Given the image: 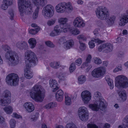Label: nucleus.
<instances>
[{
	"label": "nucleus",
	"instance_id": "nucleus-17",
	"mask_svg": "<svg viewBox=\"0 0 128 128\" xmlns=\"http://www.w3.org/2000/svg\"><path fill=\"white\" fill-rule=\"evenodd\" d=\"M82 100L85 104L87 103L90 100L91 96L90 92L87 90L83 92L81 94Z\"/></svg>",
	"mask_w": 128,
	"mask_h": 128
},
{
	"label": "nucleus",
	"instance_id": "nucleus-4",
	"mask_svg": "<svg viewBox=\"0 0 128 128\" xmlns=\"http://www.w3.org/2000/svg\"><path fill=\"white\" fill-rule=\"evenodd\" d=\"M44 93L45 90L42 87L38 85H35L31 89L30 95L31 98L37 101L42 102L44 97Z\"/></svg>",
	"mask_w": 128,
	"mask_h": 128
},
{
	"label": "nucleus",
	"instance_id": "nucleus-31",
	"mask_svg": "<svg viewBox=\"0 0 128 128\" xmlns=\"http://www.w3.org/2000/svg\"><path fill=\"white\" fill-rule=\"evenodd\" d=\"M56 75V76L60 80H65V75L62 72H57Z\"/></svg>",
	"mask_w": 128,
	"mask_h": 128
},
{
	"label": "nucleus",
	"instance_id": "nucleus-59",
	"mask_svg": "<svg viewBox=\"0 0 128 128\" xmlns=\"http://www.w3.org/2000/svg\"><path fill=\"white\" fill-rule=\"evenodd\" d=\"M110 126V124L108 123H106L103 127V128H109Z\"/></svg>",
	"mask_w": 128,
	"mask_h": 128
},
{
	"label": "nucleus",
	"instance_id": "nucleus-19",
	"mask_svg": "<svg viewBox=\"0 0 128 128\" xmlns=\"http://www.w3.org/2000/svg\"><path fill=\"white\" fill-rule=\"evenodd\" d=\"M16 46L21 50H26L28 49V45L27 42L24 41H20L17 42Z\"/></svg>",
	"mask_w": 128,
	"mask_h": 128
},
{
	"label": "nucleus",
	"instance_id": "nucleus-12",
	"mask_svg": "<svg viewBox=\"0 0 128 128\" xmlns=\"http://www.w3.org/2000/svg\"><path fill=\"white\" fill-rule=\"evenodd\" d=\"M68 25H67L63 27L60 25H57L54 28V32H53L50 34V36H54L58 35L61 32H67Z\"/></svg>",
	"mask_w": 128,
	"mask_h": 128
},
{
	"label": "nucleus",
	"instance_id": "nucleus-2",
	"mask_svg": "<svg viewBox=\"0 0 128 128\" xmlns=\"http://www.w3.org/2000/svg\"><path fill=\"white\" fill-rule=\"evenodd\" d=\"M97 16L99 19L106 20L110 26L113 25L114 23L116 17L114 16H110L108 10L105 7H99L96 11Z\"/></svg>",
	"mask_w": 128,
	"mask_h": 128
},
{
	"label": "nucleus",
	"instance_id": "nucleus-60",
	"mask_svg": "<svg viewBox=\"0 0 128 128\" xmlns=\"http://www.w3.org/2000/svg\"><path fill=\"white\" fill-rule=\"evenodd\" d=\"M88 66V65L85 62L83 63L82 65L81 68H84L85 67H87Z\"/></svg>",
	"mask_w": 128,
	"mask_h": 128
},
{
	"label": "nucleus",
	"instance_id": "nucleus-15",
	"mask_svg": "<svg viewBox=\"0 0 128 128\" xmlns=\"http://www.w3.org/2000/svg\"><path fill=\"white\" fill-rule=\"evenodd\" d=\"M106 70L104 68L100 67L94 69L92 72V76L95 78H99L104 75Z\"/></svg>",
	"mask_w": 128,
	"mask_h": 128
},
{
	"label": "nucleus",
	"instance_id": "nucleus-18",
	"mask_svg": "<svg viewBox=\"0 0 128 128\" xmlns=\"http://www.w3.org/2000/svg\"><path fill=\"white\" fill-rule=\"evenodd\" d=\"M74 26L78 28L83 27L85 26V23L81 17L76 18L74 20L73 22Z\"/></svg>",
	"mask_w": 128,
	"mask_h": 128
},
{
	"label": "nucleus",
	"instance_id": "nucleus-10",
	"mask_svg": "<svg viewBox=\"0 0 128 128\" xmlns=\"http://www.w3.org/2000/svg\"><path fill=\"white\" fill-rule=\"evenodd\" d=\"M100 98V100L96 101V104H90L89 106L90 108L94 111H98L99 108L102 110H104L106 106L104 102V100L103 98Z\"/></svg>",
	"mask_w": 128,
	"mask_h": 128
},
{
	"label": "nucleus",
	"instance_id": "nucleus-64",
	"mask_svg": "<svg viewBox=\"0 0 128 128\" xmlns=\"http://www.w3.org/2000/svg\"><path fill=\"white\" fill-rule=\"evenodd\" d=\"M77 3L78 4H83V2L81 0H78L77 1Z\"/></svg>",
	"mask_w": 128,
	"mask_h": 128
},
{
	"label": "nucleus",
	"instance_id": "nucleus-56",
	"mask_svg": "<svg viewBox=\"0 0 128 128\" xmlns=\"http://www.w3.org/2000/svg\"><path fill=\"white\" fill-rule=\"evenodd\" d=\"M38 117V116L37 115H36L34 116H32V118H31V120L32 121H35L37 120Z\"/></svg>",
	"mask_w": 128,
	"mask_h": 128
},
{
	"label": "nucleus",
	"instance_id": "nucleus-40",
	"mask_svg": "<svg viewBox=\"0 0 128 128\" xmlns=\"http://www.w3.org/2000/svg\"><path fill=\"white\" fill-rule=\"evenodd\" d=\"M16 121L13 119H11L10 121V124L11 128H14L16 126Z\"/></svg>",
	"mask_w": 128,
	"mask_h": 128
},
{
	"label": "nucleus",
	"instance_id": "nucleus-9",
	"mask_svg": "<svg viewBox=\"0 0 128 128\" xmlns=\"http://www.w3.org/2000/svg\"><path fill=\"white\" fill-rule=\"evenodd\" d=\"M32 1L37 7L33 15V18L35 19L38 17L40 7L44 6L46 4L47 1L46 0H32Z\"/></svg>",
	"mask_w": 128,
	"mask_h": 128
},
{
	"label": "nucleus",
	"instance_id": "nucleus-33",
	"mask_svg": "<svg viewBox=\"0 0 128 128\" xmlns=\"http://www.w3.org/2000/svg\"><path fill=\"white\" fill-rule=\"evenodd\" d=\"M65 103L66 105H70L71 104V99L69 97L67 94H65Z\"/></svg>",
	"mask_w": 128,
	"mask_h": 128
},
{
	"label": "nucleus",
	"instance_id": "nucleus-21",
	"mask_svg": "<svg viewBox=\"0 0 128 128\" xmlns=\"http://www.w3.org/2000/svg\"><path fill=\"white\" fill-rule=\"evenodd\" d=\"M128 22V15L126 14H124L120 17L119 24L121 26H124Z\"/></svg>",
	"mask_w": 128,
	"mask_h": 128
},
{
	"label": "nucleus",
	"instance_id": "nucleus-41",
	"mask_svg": "<svg viewBox=\"0 0 128 128\" xmlns=\"http://www.w3.org/2000/svg\"><path fill=\"white\" fill-rule=\"evenodd\" d=\"M65 128H77L75 125L72 122H70L67 124Z\"/></svg>",
	"mask_w": 128,
	"mask_h": 128
},
{
	"label": "nucleus",
	"instance_id": "nucleus-13",
	"mask_svg": "<svg viewBox=\"0 0 128 128\" xmlns=\"http://www.w3.org/2000/svg\"><path fill=\"white\" fill-rule=\"evenodd\" d=\"M78 114L80 118L82 121H86L88 120V111L87 108L85 107H80L78 110Z\"/></svg>",
	"mask_w": 128,
	"mask_h": 128
},
{
	"label": "nucleus",
	"instance_id": "nucleus-22",
	"mask_svg": "<svg viewBox=\"0 0 128 128\" xmlns=\"http://www.w3.org/2000/svg\"><path fill=\"white\" fill-rule=\"evenodd\" d=\"M74 45V42L73 40H70L66 41L63 46L65 49L68 50L72 48Z\"/></svg>",
	"mask_w": 128,
	"mask_h": 128
},
{
	"label": "nucleus",
	"instance_id": "nucleus-1",
	"mask_svg": "<svg viewBox=\"0 0 128 128\" xmlns=\"http://www.w3.org/2000/svg\"><path fill=\"white\" fill-rule=\"evenodd\" d=\"M25 60L26 66L24 69V74L25 78L30 79L33 76L32 72L30 70L31 65L35 64L38 62L35 54L31 50H28L25 53Z\"/></svg>",
	"mask_w": 128,
	"mask_h": 128
},
{
	"label": "nucleus",
	"instance_id": "nucleus-3",
	"mask_svg": "<svg viewBox=\"0 0 128 128\" xmlns=\"http://www.w3.org/2000/svg\"><path fill=\"white\" fill-rule=\"evenodd\" d=\"M2 49L5 51H7L5 54V57L9 61L8 64L10 66H15L19 62V57L17 54L10 50V46L6 44L2 45Z\"/></svg>",
	"mask_w": 128,
	"mask_h": 128
},
{
	"label": "nucleus",
	"instance_id": "nucleus-42",
	"mask_svg": "<svg viewBox=\"0 0 128 128\" xmlns=\"http://www.w3.org/2000/svg\"><path fill=\"white\" fill-rule=\"evenodd\" d=\"M4 3L9 6L12 5L14 2V0H3Z\"/></svg>",
	"mask_w": 128,
	"mask_h": 128
},
{
	"label": "nucleus",
	"instance_id": "nucleus-26",
	"mask_svg": "<svg viewBox=\"0 0 128 128\" xmlns=\"http://www.w3.org/2000/svg\"><path fill=\"white\" fill-rule=\"evenodd\" d=\"M123 121L122 126H119L118 128H128V115L124 117Z\"/></svg>",
	"mask_w": 128,
	"mask_h": 128
},
{
	"label": "nucleus",
	"instance_id": "nucleus-14",
	"mask_svg": "<svg viewBox=\"0 0 128 128\" xmlns=\"http://www.w3.org/2000/svg\"><path fill=\"white\" fill-rule=\"evenodd\" d=\"M4 96L3 99H0V105L5 106L9 104L11 102V93L8 90L4 91Z\"/></svg>",
	"mask_w": 128,
	"mask_h": 128
},
{
	"label": "nucleus",
	"instance_id": "nucleus-7",
	"mask_svg": "<svg viewBox=\"0 0 128 128\" xmlns=\"http://www.w3.org/2000/svg\"><path fill=\"white\" fill-rule=\"evenodd\" d=\"M19 78L16 74L11 73L9 74L6 78V82L7 84L12 86H16L18 85Z\"/></svg>",
	"mask_w": 128,
	"mask_h": 128
},
{
	"label": "nucleus",
	"instance_id": "nucleus-35",
	"mask_svg": "<svg viewBox=\"0 0 128 128\" xmlns=\"http://www.w3.org/2000/svg\"><path fill=\"white\" fill-rule=\"evenodd\" d=\"M4 110L7 114H10L13 111L12 108L10 106L5 107L4 108Z\"/></svg>",
	"mask_w": 128,
	"mask_h": 128
},
{
	"label": "nucleus",
	"instance_id": "nucleus-58",
	"mask_svg": "<svg viewBox=\"0 0 128 128\" xmlns=\"http://www.w3.org/2000/svg\"><path fill=\"white\" fill-rule=\"evenodd\" d=\"M100 31L99 29L98 28L96 29L94 32V34L95 35H96V34H98L99 33Z\"/></svg>",
	"mask_w": 128,
	"mask_h": 128
},
{
	"label": "nucleus",
	"instance_id": "nucleus-23",
	"mask_svg": "<svg viewBox=\"0 0 128 128\" xmlns=\"http://www.w3.org/2000/svg\"><path fill=\"white\" fill-rule=\"evenodd\" d=\"M49 83L50 87L53 89V92H56L58 88L57 82L55 80H50Z\"/></svg>",
	"mask_w": 128,
	"mask_h": 128
},
{
	"label": "nucleus",
	"instance_id": "nucleus-6",
	"mask_svg": "<svg viewBox=\"0 0 128 128\" xmlns=\"http://www.w3.org/2000/svg\"><path fill=\"white\" fill-rule=\"evenodd\" d=\"M115 86L118 88L128 87V79L123 76H118L116 79Z\"/></svg>",
	"mask_w": 128,
	"mask_h": 128
},
{
	"label": "nucleus",
	"instance_id": "nucleus-49",
	"mask_svg": "<svg viewBox=\"0 0 128 128\" xmlns=\"http://www.w3.org/2000/svg\"><path fill=\"white\" fill-rule=\"evenodd\" d=\"M88 128H98V127L96 125L92 123H89L87 124Z\"/></svg>",
	"mask_w": 128,
	"mask_h": 128
},
{
	"label": "nucleus",
	"instance_id": "nucleus-34",
	"mask_svg": "<svg viewBox=\"0 0 128 128\" xmlns=\"http://www.w3.org/2000/svg\"><path fill=\"white\" fill-rule=\"evenodd\" d=\"M56 105L55 102H51L47 104L44 107L46 109H48L55 107Z\"/></svg>",
	"mask_w": 128,
	"mask_h": 128
},
{
	"label": "nucleus",
	"instance_id": "nucleus-27",
	"mask_svg": "<svg viewBox=\"0 0 128 128\" xmlns=\"http://www.w3.org/2000/svg\"><path fill=\"white\" fill-rule=\"evenodd\" d=\"M94 42L100 44L102 42V41L99 40L98 38L94 39V40H92L88 43V44L90 48H93L94 47L95 45L94 43Z\"/></svg>",
	"mask_w": 128,
	"mask_h": 128
},
{
	"label": "nucleus",
	"instance_id": "nucleus-32",
	"mask_svg": "<svg viewBox=\"0 0 128 128\" xmlns=\"http://www.w3.org/2000/svg\"><path fill=\"white\" fill-rule=\"evenodd\" d=\"M70 32L72 34L74 35H76L80 33V31L76 28H71L70 29Z\"/></svg>",
	"mask_w": 128,
	"mask_h": 128
},
{
	"label": "nucleus",
	"instance_id": "nucleus-48",
	"mask_svg": "<svg viewBox=\"0 0 128 128\" xmlns=\"http://www.w3.org/2000/svg\"><path fill=\"white\" fill-rule=\"evenodd\" d=\"M91 58V56L90 54L88 55L86 58V61L85 62L88 65L90 63Z\"/></svg>",
	"mask_w": 128,
	"mask_h": 128
},
{
	"label": "nucleus",
	"instance_id": "nucleus-45",
	"mask_svg": "<svg viewBox=\"0 0 128 128\" xmlns=\"http://www.w3.org/2000/svg\"><path fill=\"white\" fill-rule=\"evenodd\" d=\"M45 43L47 46L50 48H54V46L53 43L50 40L46 41L45 42Z\"/></svg>",
	"mask_w": 128,
	"mask_h": 128
},
{
	"label": "nucleus",
	"instance_id": "nucleus-50",
	"mask_svg": "<svg viewBox=\"0 0 128 128\" xmlns=\"http://www.w3.org/2000/svg\"><path fill=\"white\" fill-rule=\"evenodd\" d=\"M9 13L10 16V18L11 20H13L14 19V14L13 10L12 9H10L8 11Z\"/></svg>",
	"mask_w": 128,
	"mask_h": 128
},
{
	"label": "nucleus",
	"instance_id": "nucleus-46",
	"mask_svg": "<svg viewBox=\"0 0 128 128\" xmlns=\"http://www.w3.org/2000/svg\"><path fill=\"white\" fill-rule=\"evenodd\" d=\"M101 94L99 92H96L95 93L94 96L96 98V99L97 100H99L100 99V98H102L101 96Z\"/></svg>",
	"mask_w": 128,
	"mask_h": 128
},
{
	"label": "nucleus",
	"instance_id": "nucleus-5",
	"mask_svg": "<svg viewBox=\"0 0 128 128\" xmlns=\"http://www.w3.org/2000/svg\"><path fill=\"white\" fill-rule=\"evenodd\" d=\"M18 4L20 14L23 16L24 14H30L33 11L31 2L26 0H18Z\"/></svg>",
	"mask_w": 128,
	"mask_h": 128
},
{
	"label": "nucleus",
	"instance_id": "nucleus-24",
	"mask_svg": "<svg viewBox=\"0 0 128 128\" xmlns=\"http://www.w3.org/2000/svg\"><path fill=\"white\" fill-rule=\"evenodd\" d=\"M56 100L59 102H61L63 98L64 92L61 90H58L56 92Z\"/></svg>",
	"mask_w": 128,
	"mask_h": 128
},
{
	"label": "nucleus",
	"instance_id": "nucleus-16",
	"mask_svg": "<svg viewBox=\"0 0 128 128\" xmlns=\"http://www.w3.org/2000/svg\"><path fill=\"white\" fill-rule=\"evenodd\" d=\"M113 49V46L110 43H105L101 45L98 48V50L101 52L102 50L104 52L108 53L111 52Z\"/></svg>",
	"mask_w": 128,
	"mask_h": 128
},
{
	"label": "nucleus",
	"instance_id": "nucleus-47",
	"mask_svg": "<svg viewBox=\"0 0 128 128\" xmlns=\"http://www.w3.org/2000/svg\"><path fill=\"white\" fill-rule=\"evenodd\" d=\"M76 66L75 63H72L70 67L69 70L70 72H72L75 69Z\"/></svg>",
	"mask_w": 128,
	"mask_h": 128
},
{
	"label": "nucleus",
	"instance_id": "nucleus-25",
	"mask_svg": "<svg viewBox=\"0 0 128 128\" xmlns=\"http://www.w3.org/2000/svg\"><path fill=\"white\" fill-rule=\"evenodd\" d=\"M68 19L66 18H61L58 19V22L60 24V25L63 27L65 26L67 24L68 26V30L70 28V26L69 24L66 23Z\"/></svg>",
	"mask_w": 128,
	"mask_h": 128
},
{
	"label": "nucleus",
	"instance_id": "nucleus-61",
	"mask_svg": "<svg viewBox=\"0 0 128 128\" xmlns=\"http://www.w3.org/2000/svg\"><path fill=\"white\" fill-rule=\"evenodd\" d=\"M4 122V118L0 115V123H3Z\"/></svg>",
	"mask_w": 128,
	"mask_h": 128
},
{
	"label": "nucleus",
	"instance_id": "nucleus-55",
	"mask_svg": "<svg viewBox=\"0 0 128 128\" xmlns=\"http://www.w3.org/2000/svg\"><path fill=\"white\" fill-rule=\"evenodd\" d=\"M8 6H9L8 5H7L4 3L3 4H2L1 5V8L2 9L4 10H6L7 9Z\"/></svg>",
	"mask_w": 128,
	"mask_h": 128
},
{
	"label": "nucleus",
	"instance_id": "nucleus-53",
	"mask_svg": "<svg viewBox=\"0 0 128 128\" xmlns=\"http://www.w3.org/2000/svg\"><path fill=\"white\" fill-rule=\"evenodd\" d=\"M122 68L121 65L118 66L117 68H116L114 70V72H118L119 70H122Z\"/></svg>",
	"mask_w": 128,
	"mask_h": 128
},
{
	"label": "nucleus",
	"instance_id": "nucleus-38",
	"mask_svg": "<svg viewBox=\"0 0 128 128\" xmlns=\"http://www.w3.org/2000/svg\"><path fill=\"white\" fill-rule=\"evenodd\" d=\"M40 30V28L37 27V28L31 29L30 30L29 32L31 34H35L37 33Z\"/></svg>",
	"mask_w": 128,
	"mask_h": 128
},
{
	"label": "nucleus",
	"instance_id": "nucleus-62",
	"mask_svg": "<svg viewBox=\"0 0 128 128\" xmlns=\"http://www.w3.org/2000/svg\"><path fill=\"white\" fill-rule=\"evenodd\" d=\"M123 39V38H122L118 37L117 38L116 40L118 42H121Z\"/></svg>",
	"mask_w": 128,
	"mask_h": 128
},
{
	"label": "nucleus",
	"instance_id": "nucleus-11",
	"mask_svg": "<svg viewBox=\"0 0 128 128\" xmlns=\"http://www.w3.org/2000/svg\"><path fill=\"white\" fill-rule=\"evenodd\" d=\"M54 10V8L52 5L48 4L44 8L42 14L45 18H50L53 16Z\"/></svg>",
	"mask_w": 128,
	"mask_h": 128
},
{
	"label": "nucleus",
	"instance_id": "nucleus-43",
	"mask_svg": "<svg viewBox=\"0 0 128 128\" xmlns=\"http://www.w3.org/2000/svg\"><path fill=\"white\" fill-rule=\"evenodd\" d=\"M66 40L64 37H62L60 38V39L59 42L60 44H63V46L65 43Z\"/></svg>",
	"mask_w": 128,
	"mask_h": 128
},
{
	"label": "nucleus",
	"instance_id": "nucleus-30",
	"mask_svg": "<svg viewBox=\"0 0 128 128\" xmlns=\"http://www.w3.org/2000/svg\"><path fill=\"white\" fill-rule=\"evenodd\" d=\"M119 96L123 101H124L126 98V93L124 90L120 91L118 93Z\"/></svg>",
	"mask_w": 128,
	"mask_h": 128
},
{
	"label": "nucleus",
	"instance_id": "nucleus-20",
	"mask_svg": "<svg viewBox=\"0 0 128 128\" xmlns=\"http://www.w3.org/2000/svg\"><path fill=\"white\" fill-rule=\"evenodd\" d=\"M24 107L28 112H31L34 109V106L32 103L27 102L24 104Z\"/></svg>",
	"mask_w": 128,
	"mask_h": 128
},
{
	"label": "nucleus",
	"instance_id": "nucleus-63",
	"mask_svg": "<svg viewBox=\"0 0 128 128\" xmlns=\"http://www.w3.org/2000/svg\"><path fill=\"white\" fill-rule=\"evenodd\" d=\"M122 34L124 35H127L128 34L127 30H124L123 31Z\"/></svg>",
	"mask_w": 128,
	"mask_h": 128
},
{
	"label": "nucleus",
	"instance_id": "nucleus-28",
	"mask_svg": "<svg viewBox=\"0 0 128 128\" xmlns=\"http://www.w3.org/2000/svg\"><path fill=\"white\" fill-rule=\"evenodd\" d=\"M28 42L29 44L30 47L31 48H34L36 43V40L33 38L30 39Z\"/></svg>",
	"mask_w": 128,
	"mask_h": 128
},
{
	"label": "nucleus",
	"instance_id": "nucleus-44",
	"mask_svg": "<svg viewBox=\"0 0 128 128\" xmlns=\"http://www.w3.org/2000/svg\"><path fill=\"white\" fill-rule=\"evenodd\" d=\"M56 20V19L53 18L48 20L47 22V24L49 26H52L54 24Z\"/></svg>",
	"mask_w": 128,
	"mask_h": 128
},
{
	"label": "nucleus",
	"instance_id": "nucleus-54",
	"mask_svg": "<svg viewBox=\"0 0 128 128\" xmlns=\"http://www.w3.org/2000/svg\"><path fill=\"white\" fill-rule=\"evenodd\" d=\"M76 64L78 66H80L82 63V60L81 58H78L76 61Z\"/></svg>",
	"mask_w": 128,
	"mask_h": 128
},
{
	"label": "nucleus",
	"instance_id": "nucleus-37",
	"mask_svg": "<svg viewBox=\"0 0 128 128\" xmlns=\"http://www.w3.org/2000/svg\"><path fill=\"white\" fill-rule=\"evenodd\" d=\"M78 80L79 83L82 84L86 81V78L84 76L82 75L78 77Z\"/></svg>",
	"mask_w": 128,
	"mask_h": 128
},
{
	"label": "nucleus",
	"instance_id": "nucleus-29",
	"mask_svg": "<svg viewBox=\"0 0 128 128\" xmlns=\"http://www.w3.org/2000/svg\"><path fill=\"white\" fill-rule=\"evenodd\" d=\"M105 78L108 85L109 86L110 89H112L114 88L113 80L110 78L108 76H106L105 77Z\"/></svg>",
	"mask_w": 128,
	"mask_h": 128
},
{
	"label": "nucleus",
	"instance_id": "nucleus-36",
	"mask_svg": "<svg viewBox=\"0 0 128 128\" xmlns=\"http://www.w3.org/2000/svg\"><path fill=\"white\" fill-rule=\"evenodd\" d=\"M50 65V66L54 68L57 69L60 67V64L59 62H51Z\"/></svg>",
	"mask_w": 128,
	"mask_h": 128
},
{
	"label": "nucleus",
	"instance_id": "nucleus-57",
	"mask_svg": "<svg viewBox=\"0 0 128 128\" xmlns=\"http://www.w3.org/2000/svg\"><path fill=\"white\" fill-rule=\"evenodd\" d=\"M12 116L16 118H18L20 117V116L18 114L16 113H14L12 114Z\"/></svg>",
	"mask_w": 128,
	"mask_h": 128
},
{
	"label": "nucleus",
	"instance_id": "nucleus-8",
	"mask_svg": "<svg viewBox=\"0 0 128 128\" xmlns=\"http://www.w3.org/2000/svg\"><path fill=\"white\" fill-rule=\"evenodd\" d=\"M73 9L72 7L70 2H61L58 4L56 7V10L57 12L63 13L66 11L72 10Z\"/></svg>",
	"mask_w": 128,
	"mask_h": 128
},
{
	"label": "nucleus",
	"instance_id": "nucleus-39",
	"mask_svg": "<svg viewBox=\"0 0 128 128\" xmlns=\"http://www.w3.org/2000/svg\"><path fill=\"white\" fill-rule=\"evenodd\" d=\"M78 38L79 40V42H81V40L86 41V37L82 34L78 35Z\"/></svg>",
	"mask_w": 128,
	"mask_h": 128
},
{
	"label": "nucleus",
	"instance_id": "nucleus-51",
	"mask_svg": "<svg viewBox=\"0 0 128 128\" xmlns=\"http://www.w3.org/2000/svg\"><path fill=\"white\" fill-rule=\"evenodd\" d=\"M94 62L97 64H100L102 63V61L100 58L96 57L94 60Z\"/></svg>",
	"mask_w": 128,
	"mask_h": 128
},
{
	"label": "nucleus",
	"instance_id": "nucleus-52",
	"mask_svg": "<svg viewBox=\"0 0 128 128\" xmlns=\"http://www.w3.org/2000/svg\"><path fill=\"white\" fill-rule=\"evenodd\" d=\"M80 44V48L82 50H84L85 49L86 46L85 44L82 42H79Z\"/></svg>",
	"mask_w": 128,
	"mask_h": 128
}]
</instances>
